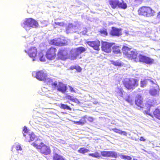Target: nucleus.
Instances as JSON below:
<instances>
[{
    "label": "nucleus",
    "mask_w": 160,
    "mask_h": 160,
    "mask_svg": "<svg viewBox=\"0 0 160 160\" xmlns=\"http://www.w3.org/2000/svg\"><path fill=\"white\" fill-rule=\"evenodd\" d=\"M123 54L129 60H133L137 62H139L147 65H151L154 62L153 58L142 54L138 55V53L136 50H132L131 48L123 46L122 48Z\"/></svg>",
    "instance_id": "obj_1"
},
{
    "label": "nucleus",
    "mask_w": 160,
    "mask_h": 160,
    "mask_svg": "<svg viewBox=\"0 0 160 160\" xmlns=\"http://www.w3.org/2000/svg\"><path fill=\"white\" fill-rule=\"evenodd\" d=\"M122 83L128 90H133L138 85V80L135 78H125L123 80Z\"/></svg>",
    "instance_id": "obj_2"
},
{
    "label": "nucleus",
    "mask_w": 160,
    "mask_h": 160,
    "mask_svg": "<svg viewBox=\"0 0 160 160\" xmlns=\"http://www.w3.org/2000/svg\"><path fill=\"white\" fill-rule=\"evenodd\" d=\"M138 13L140 15L147 17L153 16L155 13L154 10L149 7L142 6L139 8L138 11Z\"/></svg>",
    "instance_id": "obj_3"
},
{
    "label": "nucleus",
    "mask_w": 160,
    "mask_h": 160,
    "mask_svg": "<svg viewBox=\"0 0 160 160\" xmlns=\"http://www.w3.org/2000/svg\"><path fill=\"white\" fill-rule=\"evenodd\" d=\"M23 27L26 29L28 27L37 28L39 24L36 20L32 18H26L22 25Z\"/></svg>",
    "instance_id": "obj_4"
},
{
    "label": "nucleus",
    "mask_w": 160,
    "mask_h": 160,
    "mask_svg": "<svg viewBox=\"0 0 160 160\" xmlns=\"http://www.w3.org/2000/svg\"><path fill=\"white\" fill-rule=\"evenodd\" d=\"M57 49L51 47L48 48L46 52L45 56L48 59L52 60L55 59L56 57Z\"/></svg>",
    "instance_id": "obj_5"
},
{
    "label": "nucleus",
    "mask_w": 160,
    "mask_h": 160,
    "mask_svg": "<svg viewBox=\"0 0 160 160\" xmlns=\"http://www.w3.org/2000/svg\"><path fill=\"white\" fill-rule=\"evenodd\" d=\"M101 44L102 50L107 53H109L111 52L112 45L114 44L115 43L102 41Z\"/></svg>",
    "instance_id": "obj_6"
},
{
    "label": "nucleus",
    "mask_w": 160,
    "mask_h": 160,
    "mask_svg": "<svg viewBox=\"0 0 160 160\" xmlns=\"http://www.w3.org/2000/svg\"><path fill=\"white\" fill-rule=\"evenodd\" d=\"M135 104L138 109H140L144 107L143 99L141 95H137L135 97Z\"/></svg>",
    "instance_id": "obj_7"
},
{
    "label": "nucleus",
    "mask_w": 160,
    "mask_h": 160,
    "mask_svg": "<svg viewBox=\"0 0 160 160\" xmlns=\"http://www.w3.org/2000/svg\"><path fill=\"white\" fill-rule=\"evenodd\" d=\"M68 52L65 48H60L57 53V58L58 60H65L68 58Z\"/></svg>",
    "instance_id": "obj_8"
},
{
    "label": "nucleus",
    "mask_w": 160,
    "mask_h": 160,
    "mask_svg": "<svg viewBox=\"0 0 160 160\" xmlns=\"http://www.w3.org/2000/svg\"><path fill=\"white\" fill-rule=\"evenodd\" d=\"M90 47L92 48L94 50L99 51L100 50V42L98 40L93 41H88L86 42Z\"/></svg>",
    "instance_id": "obj_9"
},
{
    "label": "nucleus",
    "mask_w": 160,
    "mask_h": 160,
    "mask_svg": "<svg viewBox=\"0 0 160 160\" xmlns=\"http://www.w3.org/2000/svg\"><path fill=\"white\" fill-rule=\"evenodd\" d=\"M150 82L152 83V88L149 90V92L152 96H155L158 93L159 89L158 85L155 83L153 81L151 80Z\"/></svg>",
    "instance_id": "obj_10"
},
{
    "label": "nucleus",
    "mask_w": 160,
    "mask_h": 160,
    "mask_svg": "<svg viewBox=\"0 0 160 160\" xmlns=\"http://www.w3.org/2000/svg\"><path fill=\"white\" fill-rule=\"evenodd\" d=\"M25 52L27 53L29 56L32 58L33 60H34L35 58L37 56L38 51L37 48L35 47L30 48L28 51L25 50Z\"/></svg>",
    "instance_id": "obj_11"
},
{
    "label": "nucleus",
    "mask_w": 160,
    "mask_h": 160,
    "mask_svg": "<svg viewBox=\"0 0 160 160\" xmlns=\"http://www.w3.org/2000/svg\"><path fill=\"white\" fill-rule=\"evenodd\" d=\"M101 155L105 157H110L116 158L117 157V154L116 152L112 151H103L101 152Z\"/></svg>",
    "instance_id": "obj_12"
},
{
    "label": "nucleus",
    "mask_w": 160,
    "mask_h": 160,
    "mask_svg": "<svg viewBox=\"0 0 160 160\" xmlns=\"http://www.w3.org/2000/svg\"><path fill=\"white\" fill-rule=\"evenodd\" d=\"M47 77V74L42 70L39 71L36 73L35 77L39 81L44 80Z\"/></svg>",
    "instance_id": "obj_13"
},
{
    "label": "nucleus",
    "mask_w": 160,
    "mask_h": 160,
    "mask_svg": "<svg viewBox=\"0 0 160 160\" xmlns=\"http://www.w3.org/2000/svg\"><path fill=\"white\" fill-rule=\"evenodd\" d=\"M39 149H40V152L42 154L48 155L51 153V150L50 148L44 144L42 145Z\"/></svg>",
    "instance_id": "obj_14"
},
{
    "label": "nucleus",
    "mask_w": 160,
    "mask_h": 160,
    "mask_svg": "<svg viewBox=\"0 0 160 160\" xmlns=\"http://www.w3.org/2000/svg\"><path fill=\"white\" fill-rule=\"evenodd\" d=\"M56 87H57V91L62 93H65L67 89L66 85L61 82H59Z\"/></svg>",
    "instance_id": "obj_15"
},
{
    "label": "nucleus",
    "mask_w": 160,
    "mask_h": 160,
    "mask_svg": "<svg viewBox=\"0 0 160 160\" xmlns=\"http://www.w3.org/2000/svg\"><path fill=\"white\" fill-rule=\"evenodd\" d=\"M110 34L113 36H119L122 34L121 29L112 27Z\"/></svg>",
    "instance_id": "obj_16"
},
{
    "label": "nucleus",
    "mask_w": 160,
    "mask_h": 160,
    "mask_svg": "<svg viewBox=\"0 0 160 160\" xmlns=\"http://www.w3.org/2000/svg\"><path fill=\"white\" fill-rule=\"evenodd\" d=\"M24 136L25 137L26 141L29 142L33 141L37 138L34 133L32 132L28 134H24Z\"/></svg>",
    "instance_id": "obj_17"
},
{
    "label": "nucleus",
    "mask_w": 160,
    "mask_h": 160,
    "mask_svg": "<svg viewBox=\"0 0 160 160\" xmlns=\"http://www.w3.org/2000/svg\"><path fill=\"white\" fill-rule=\"evenodd\" d=\"M44 144L42 141V140L40 139H37L34 142H33L32 145L37 149H40L42 145Z\"/></svg>",
    "instance_id": "obj_18"
},
{
    "label": "nucleus",
    "mask_w": 160,
    "mask_h": 160,
    "mask_svg": "<svg viewBox=\"0 0 160 160\" xmlns=\"http://www.w3.org/2000/svg\"><path fill=\"white\" fill-rule=\"evenodd\" d=\"M151 117L160 120V109L158 108H155L153 111Z\"/></svg>",
    "instance_id": "obj_19"
},
{
    "label": "nucleus",
    "mask_w": 160,
    "mask_h": 160,
    "mask_svg": "<svg viewBox=\"0 0 160 160\" xmlns=\"http://www.w3.org/2000/svg\"><path fill=\"white\" fill-rule=\"evenodd\" d=\"M87 118V115H85L81 118V119L79 121H74V124L78 125H83L87 122L86 119Z\"/></svg>",
    "instance_id": "obj_20"
},
{
    "label": "nucleus",
    "mask_w": 160,
    "mask_h": 160,
    "mask_svg": "<svg viewBox=\"0 0 160 160\" xmlns=\"http://www.w3.org/2000/svg\"><path fill=\"white\" fill-rule=\"evenodd\" d=\"M108 2L112 8L115 9L118 8L119 0H108Z\"/></svg>",
    "instance_id": "obj_21"
},
{
    "label": "nucleus",
    "mask_w": 160,
    "mask_h": 160,
    "mask_svg": "<svg viewBox=\"0 0 160 160\" xmlns=\"http://www.w3.org/2000/svg\"><path fill=\"white\" fill-rule=\"evenodd\" d=\"M44 81L46 84L48 85H51L54 88H56L57 86V82L56 81L53 82L52 80L50 78H47V77L46 79Z\"/></svg>",
    "instance_id": "obj_22"
},
{
    "label": "nucleus",
    "mask_w": 160,
    "mask_h": 160,
    "mask_svg": "<svg viewBox=\"0 0 160 160\" xmlns=\"http://www.w3.org/2000/svg\"><path fill=\"white\" fill-rule=\"evenodd\" d=\"M52 160H66L62 156L57 153H54L52 156Z\"/></svg>",
    "instance_id": "obj_23"
},
{
    "label": "nucleus",
    "mask_w": 160,
    "mask_h": 160,
    "mask_svg": "<svg viewBox=\"0 0 160 160\" xmlns=\"http://www.w3.org/2000/svg\"><path fill=\"white\" fill-rule=\"evenodd\" d=\"M59 46H62L67 45L68 42L65 37L59 38Z\"/></svg>",
    "instance_id": "obj_24"
},
{
    "label": "nucleus",
    "mask_w": 160,
    "mask_h": 160,
    "mask_svg": "<svg viewBox=\"0 0 160 160\" xmlns=\"http://www.w3.org/2000/svg\"><path fill=\"white\" fill-rule=\"evenodd\" d=\"M59 38L51 39L49 41V43L52 45L59 46Z\"/></svg>",
    "instance_id": "obj_25"
},
{
    "label": "nucleus",
    "mask_w": 160,
    "mask_h": 160,
    "mask_svg": "<svg viewBox=\"0 0 160 160\" xmlns=\"http://www.w3.org/2000/svg\"><path fill=\"white\" fill-rule=\"evenodd\" d=\"M112 52L115 54L121 53L120 47L117 46H114L112 47Z\"/></svg>",
    "instance_id": "obj_26"
},
{
    "label": "nucleus",
    "mask_w": 160,
    "mask_h": 160,
    "mask_svg": "<svg viewBox=\"0 0 160 160\" xmlns=\"http://www.w3.org/2000/svg\"><path fill=\"white\" fill-rule=\"evenodd\" d=\"M86 50V48L82 46L77 48L75 49V51L78 54H81L85 52Z\"/></svg>",
    "instance_id": "obj_27"
},
{
    "label": "nucleus",
    "mask_w": 160,
    "mask_h": 160,
    "mask_svg": "<svg viewBox=\"0 0 160 160\" xmlns=\"http://www.w3.org/2000/svg\"><path fill=\"white\" fill-rule=\"evenodd\" d=\"M111 62L112 64L116 67H120L123 65L122 63L119 60L116 61L112 60L111 61Z\"/></svg>",
    "instance_id": "obj_28"
},
{
    "label": "nucleus",
    "mask_w": 160,
    "mask_h": 160,
    "mask_svg": "<svg viewBox=\"0 0 160 160\" xmlns=\"http://www.w3.org/2000/svg\"><path fill=\"white\" fill-rule=\"evenodd\" d=\"M112 130L115 132L119 133L121 135H123L125 136H127V133L124 131H122L120 129H119L117 128H113L112 129Z\"/></svg>",
    "instance_id": "obj_29"
},
{
    "label": "nucleus",
    "mask_w": 160,
    "mask_h": 160,
    "mask_svg": "<svg viewBox=\"0 0 160 160\" xmlns=\"http://www.w3.org/2000/svg\"><path fill=\"white\" fill-rule=\"evenodd\" d=\"M118 7L121 9H125L127 8V3L123 1H122L121 2L119 1Z\"/></svg>",
    "instance_id": "obj_30"
},
{
    "label": "nucleus",
    "mask_w": 160,
    "mask_h": 160,
    "mask_svg": "<svg viewBox=\"0 0 160 160\" xmlns=\"http://www.w3.org/2000/svg\"><path fill=\"white\" fill-rule=\"evenodd\" d=\"M70 70H72L75 69L78 72H80L82 70L81 68L79 66H71L69 68Z\"/></svg>",
    "instance_id": "obj_31"
},
{
    "label": "nucleus",
    "mask_w": 160,
    "mask_h": 160,
    "mask_svg": "<svg viewBox=\"0 0 160 160\" xmlns=\"http://www.w3.org/2000/svg\"><path fill=\"white\" fill-rule=\"evenodd\" d=\"M78 152L80 153L85 154L86 153L89 152L90 150L84 147L81 148L78 150Z\"/></svg>",
    "instance_id": "obj_32"
},
{
    "label": "nucleus",
    "mask_w": 160,
    "mask_h": 160,
    "mask_svg": "<svg viewBox=\"0 0 160 160\" xmlns=\"http://www.w3.org/2000/svg\"><path fill=\"white\" fill-rule=\"evenodd\" d=\"M99 32L100 34L102 36H106L108 35L107 30L106 28H104L100 29Z\"/></svg>",
    "instance_id": "obj_33"
},
{
    "label": "nucleus",
    "mask_w": 160,
    "mask_h": 160,
    "mask_svg": "<svg viewBox=\"0 0 160 160\" xmlns=\"http://www.w3.org/2000/svg\"><path fill=\"white\" fill-rule=\"evenodd\" d=\"M60 108L63 109H67L69 110H72V108L69 106L62 103L60 104Z\"/></svg>",
    "instance_id": "obj_34"
},
{
    "label": "nucleus",
    "mask_w": 160,
    "mask_h": 160,
    "mask_svg": "<svg viewBox=\"0 0 160 160\" xmlns=\"http://www.w3.org/2000/svg\"><path fill=\"white\" fill-rule=\"evenodd\" d=\"M88 155L90 156H91L92 157L98 158L100 157L99 153L97 152H96L94 153H91L88 154Z\"/></svg>",
    "instance_id": "obj_35"
},
{
    "label": "nucleus",
    "mask_w": 160,
    "mask_h": 160,
    "mask_svg": "<svg viewBox=\"0 0 160 160\" xmlns=\"http://www.w3.org/2000/svg\"><path fill=\"white\" fill-rule=\"evenodd\" d=\"M117 89L118 91H116V92L117 94L120 96H122L123 95V90L122 89L120 88H117Z\"/></svg>",
    "instance_id": "obj_36"
},
{
    "label": "nucleus",
    "mask_w": 160,
    "mask_h": 160,
    "mask_svg": "<svg viewBox=\"0 0 160 160\" xmlns=\"http://www.w3.org/2000/svg\"><path fill=\"white\" fill-rule=\"evenodd\" d=\"M65 98L66 99L70 100L71 101H72L74 102L76 101V100L77 99L76 98H74L73 97L70 95H67L65 96Z\"/></svg>",
    "instance_id": "obj_37"
},
{
    "label": "nucleus",
    "mask_w": 160,
    "mask_h": 160,
    "mask_svg": "<svg viewBox=\"0 0 160 160\" xmlns=\"http://www.w3.org/2000/svg\"><path fill=\"white\" fill-rule=\"evenodd\" d=\"M121 158L124 160H132V158L130 156L128 155H121Z\"/></svg>",
    "instance_id": "obj_38"
},
{
    "label": "nucleus",
    "mask_w": 160,
    "mask_h": 160,
    "mask_svg": "<svg viewBox=\"0 0 160 160\" xmlns=\"http://www.w3.org/2000/svg\"><path fill=\"white\" fill-rule=\"evenodd\" d=\"M150 107L147 110L144 111L143 112L144 114L148 115L151 117L152 114L150 112Z\"/></svg>",
    "instance_id": "obj_39"
},
{
    "label": "nucleus",
    "mask_w": 160,
    "mask_h": 160,
    "mask_svg": "<svg viewBox=\"0 0 160 160\" xmlns=\"http://www.w3.org/2000/svg\"><path fill=\"white\" fill-rule=\"evenodd\" d=\"M39 59L41 61H45V57H44V55L42 53H39Z\"/></svg>",
    "instance_id": "obj_40"
},
{
    "label": "nucleus",
    "mask_w": 160,
    "mask_h": 160,
    "mask_svg": "<svg viewBox=\"0 0 160 160\" xmlns=\"http://www.w3.org/2000/svg\"><path fill=\"white\" fill-rule=\"evenodd\" d=\"M146 85V82L145 80L141 81L140 82V86L141 87H145Z\"/></svg>",
    "instance_id": "obj_41"
},
{
    "label": "nucleus",
    "mask_w": 160,
    "mask_h": 160,
    "mask_svg": "<svg viewBox=\"0 0 160 160\" xmlns=\"http://www.w3.org/2000/svg\"><path fill=\"white\" fill-rule=\"evenodd\" d=\"M23 131L24 132L23 134H27L29 133H28V130L27 128L26 127H24Z\"/></svg>",
    "instance_id": "obj_42"
},
{
    "label": "nucleus",
    "mask_w": 160,
    "mask_h": 160,
    "mask_svg": "<svg viewBox=\"0 0 160 160\" xmlns=\"http://www.w3.org/2000/svg\"><path fill=\"white\" fill-rule=\"evenodd\" d=\"M55 24L60 26H63L65 25V23L63 22H55Z\"/></svg>",
    "instance_id": "obj_43"
},
{
    "label": "nucleus",
    "mask_w": 160,
    "mask_h": 160,
    "mask_svg": "<svg viewBox=\"0 0 160 160\" xmlns=\"http://www.w3.org/2000/svg\"><path fill=\"white\" fill-rule=\"evenodd\" d=\"M15 148L17 151L21 150L22 149L21 146L18 144L15 146Z\"/></svg>",
    "instance_id": "obj_44"
},
{
    "label": "nucleus",
    "mask_w": 160,
    "mask_h": 160,
    "mask_svg": "<svg viewBox=\"0 0 160 160\" xmlns=\"http://www.w3.org/2000/svg\"><path fill=\"white\" fill-rule=\"evenodd\" d=\"M156 19L160 22V11L158 13L156 16Z\"/></svg>",
    "instance_id": "obj_45"
},
{
    "label": "nucleus",
    "mask_w": 160,
    "mask_h": 160,
    "mask_svg": "<svg viewBox=\"0 0 160 160\" xmlns=\"http://www.w3.org/2000/svg\"><path fill=\"white\" fill-rule=\"evenodd\" d=\"M88 120L90 122H92L94 120V119L93 118L89 117L88 118Z\"/></svg>",
    "instance_id": "obj_46"
},
{
    "label": "nucleus",
    "mask_w": 160,
    "mask_h": 160,
    "mask_svg": "<svg viewBox=\"0 0 160 160\" xmlns=\"http://www.w3.org/2000/svg\"><path fill=\"white\" fill-rule=\"evenodd\" d=\"M69 89L70 91L71 92H75V91L74 90L73 88L71 86L69 87Z\"/></svg>",
    "instance_id": "obj_47"
},
{
    "label": "nucleus",
    "mask_w": 160,
    "mask_h": 160,
    "mask_svg": "<svg viewBox=\"0 0 160 160\" xmlns=\"http://www.w3.org/2000/svg\"><path fill=\"white\" fill-rule=\"evenodd\" d=\"M126 101H127V102L130 103H131L132 102V100L129 98L126 99Z\"/></svg>",
    "instance_id": "obj_48"
},
{
    "label": "nucleus",
    "mask_w": 160,
    "mask_h": 160,
    "mask_svg": "<svg viewBox=\"0 0 160 160\" xmlns=\"http://www.w3.org/2000/svg\"><path fill=\"white\" fill-rule=\"evenodd\" d=\"M140 141L145 142L146 141V139H145L143 137H141L139 139Z\"/></svg>",
    "instance_id": "obj_49"
},
{
    "label": "nucleus",
    "mask_w": 160,
    "mask_h": 160,
    "mask_svg": "<svg viewBox=\"0 0 160 160\" xmlns=\"http://www.w3.org/2000/svg\"><path fill=\"white\" fill-rule=\"evenodd\" d=\"M132 160H138L136 159L133 158Z\"/></svg>",
    "instance_id": "obj_50"
}]
</instances>
